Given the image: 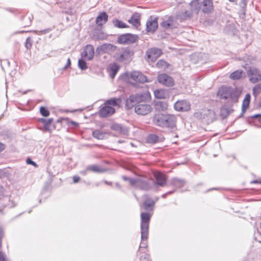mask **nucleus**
I'll return each mask as SVG.
<instances>
[{
  "label": "nucleus",
  "instance_id": "obj_15",
  "mask_svg": "<svg viewBox=\"0 0 261 261\" xmlns=\"http://www.w3.org/2000/svg\"><path fill=\"white\" fill-rule=\"evenodd\" d=\"M162 54V50L156 47L150 48L146 51L148 59H150L152 61L156 60Z\"/></svg>",
  "mask_w": 261,
  "mask_h": 261
},
{
  "label": "nucleus",
  "instance_id": "obj_46",
  "mask_svg": "<svg viewBox=\"0 0 261 261\" xmlns=\"http://www.w3.org/2000/svg\"><path fill=\"white\" fill-rule=\"evenodd\" d=\"M51 29L48 28L41 31H32V32H34L37 35H41L43 34H46L49 33Z\"/></svg>",
  "mask_w": 261,
  "mask_h": 261
},
{
  "label": "nucleus",
  "instance_id": "obj_23",
  "mask_svg": "<svg viewBox=\"0 0 261 261\" xmlns=\"http://www.w3.org/2000/svg\"><path fill=\"white\" fill-rule=\"evenodd\" d=\"M140 14L138 12H135L132 15L130 18L128 20L129 23L132 24L134 26H138L140 24Z\"/></svg>",
  "mask_w": 261,
  "mask_h": 261
},
{
  "label": "nucleus",
  "instance_id": "obj_25",
  "mask_svg": "<svg viewBox=\"0 0 261 261\" xmlns=\"http://www.w3.org/2000/svg\"><path fill=\"white\" fill-rule=\"evenodd\" d=\"M87 170L94 173H103L106 171L105 169L101 168L100 166L97 164L88 166L87 167Z\"/></svg>",
  "mask_w": 261,
  "mask_h": 261
},
{
  "label": "nucleus",
  "instance_id": "obj_59",
  "mask_svg": "<svg viewBox=\"0 0 261 261\" xmlns=\"http://www.w3.org/2000/svg\"><path fill=\"white\" fill-rule=\"evenodd\" d=\"M89 170H87V168L84 170H82V171H80V174L83 175H86L87 173V171H88Z\"/></svg>",
  "mask_w": 261,
  "mask_h": 261
},
{
  "label": "nucleus",
  "instance_id": "obj_33",
  "mask_svg": "<svg viewBox=\"0 0 261 261\" xmlns=\"http://www.w3.org/2000/svg\"><path fill=\"white\" fill-rule=\"evenodd\" d=\"M192 16V12L190 10H186L182 12L178 15V17L181 20H187L190 19Z\"/></svg>",
  "mask_w": 261,
  "mask_h": 261
},
{
  "label": "nucleus",
  "instance_id": "obj_19",
  "mask_svg": "<svg viewBox=\"0 0 261 261\" xmlns=\"http://www.w3.org/2000/svg\"><path fill=\"white\" fill-rule=\"evenodd\" d=\"M232 89V88L231 87H222L219 91L220 97L221 99H228Z\"/></svg>",
  "mask_w": 261,
  "mask_h": 261
},
{
  "label": "nucleus",
  "instance_id": "obj_28",
  "mask_svg": "<svg viewBox=\"0 0 261 261\" xmlns=\"http://www.w3.org/2000/svg\"><path fill=\"white\" fill-rule=\"evenodd\" d=\"M155 201L150 198H147L143 202V205L144 208L146 211L152 210L154 205Z\"/></svg>",
  "mask_w": 261,
  "mask_h": 261
},
{
  "label": "nucleus",
  "instance_id": "obj_37",
  "mask_svg": "<svg viewBox=\"0 0 261 261\" xmlns=\"http://www.w3.org/2000/svg\"><path fill=\"white\" fill-rule=\"evenodd\" d=\"M159 136L155 134H150L147 138V142L150 144H155L159 141Z\"/></svg>",
  "mask_w": 261,
  "mask_h": 261
},
{
  "label": "nucleus",
  "instance_id": "obj_6",
  "mask_svg": "<svg viewBox=\"0 0 261 261\" xmlns=\"http://www.w3.org/2000/svg\"><path fill=\"white\" fill-rule=\"evenodd\" d=\"M137 188L145 191L152 190L154 189L153 180L140 177Z\"/></svg>",
  "mask_w": 261,
  "mask_h": 261
},
{
  "label": "nucleus",
  "instance_id": "obj_13",
  "mask_svg": "<svg viewBox=\"0 0 261 261\" xmlns=\"http://www.w3.org/2000/svg\"><path fill=\"white\" fill-rule=\"evenodd\" d=\"M94 56V47L91 45H87L84 49L83 52L81 53V56L87 60H91Z\"/></svg>",
  "mask_w": 261,
  "mask_h": 261
},
{
  "label": "nucleus",
  "instance_id": "obj_55",
  "mask_svg": "<svg viewBox=\"0 0 261 261\" xmlns=\"http://www.w3.org/2000/svg\"><path fill=\"white\" fill-rule=\"evenodd\" d=\"M4 231L3 229L0 227V247L2 245V239L3 237Z\"/></svg>",
  "mask_w": 261,
  "mask_h": 261
},
{
  "label": "nucleus",
  "instance_id": "obj_58",
  "mask_svg": "<svg viewBox=\"0 0 261 261\" xmlns=\"http://www.w3.org/2000/svg\"><path fill=\"white\" fill-rule=\"evenodd\" d=\"M252 118H259V119H261V114H256L252 116Z\"/></svg>",
  "mask_w": 261,
  "mask_h": 261
},
{
  "label": "nucleus",
  "instance_id": "obj_49",
  "mask_svg": "<svg viewBox=\"0 0 261 261\" xmlns=\"http://www.w3.org/2000/svg\"><path fill=\"white\" fill-rule=\"evenodd\" d=\"M26 163L27 164L32 165L35 167H37L38 166V165L30 158H28L27 159Z\"/></svg>",
  "mask_w": 261,
  "mask_h": 261
},
{
  "label": "nucleus",
  "instance_id": "obj_11",
  "mask_svg": "<svg viewBox=\"0 0 261 261\" xmlns=\"http://www.w3.org/2000/svg\"><path fill=\"white\" fill-rule=\"evenodd\" d=\"M133 54V50L129 48H125L122 51L116 53L114 57L117 61L121 62L129 59Z\"/></svg>",
  "mask_w": 261,
  "mask_h": 261
},
{
  "label": "nucleus",
  "instance_id": "obj_45",
  "mask_svg": "<svg viewBox=\"0 0 261 261\" xmlns=\"http://www.w3.org/2000/svg\"><path fill=\"white\" fill-rule=\"evenodd\" d=\"M230 113V110L228 108H222L220 110V114L223 118H226Z\"/></svg>",
  "mask_w": 261,
  "mask_h": 261
},
{
  "label": "nucleus",
  "instance_id": "obj_43",
  "mask_svg": "<svg viewBox=\"0 0 261 261\" xmlns=\"http://www.w3.org/2000/svg\"><path fill=\"white\" fill-rule=\"evenodd\" d=\"M168 63L163 60H159L156 63L157 67L160 68L165 69L166 68H168Z\"/></svg>",
  "mask_w": 261,
  "mask_h": 261
},
{
  "label": "nucleus",
  "instance_id": "obj_7",
  "mask_svg": "<svg viewBox=\"0 0 261 261\" xmlns=\"http://www.w3.org/2000/svg\"><path fill=\"white\" fill-rule=\"evenodd\" d=\"M158 81L167 87H172L174 85L173 79L166 73H161L158 76Z\"/></svg>",
  "mask_w": 261,
  "mask_h": 261
},
{
  "label": "nucleus",
  "instance_id": "obj_12",
  "mask_svg": "<svg viewBox=\"0 0 261 261\" xmlns=\"http://www.w3.org/2000/svg\"><path fill=\"white\" fill-rule=\"evenodd\" d=\"M130 77L133 81L139 83L148 82L147 77L139 71H133L129 73Z\"/></svg>",
  "mask_w": 261,
  "mask_h": 261
},
{
  "label": "nucleus",
  "instance_id": "obj_53",
  "mask_svg": "<svg viewBox=\"0 0 261 261\" xmlns=\"http://www.w3.org/2000/svg\"><path fill=\"white\" fill-rule=\"evenodd\" d=\"M142 240V242L140 244V248H145L147 247V243L146 242H145L144 241H146V240Z\"/></svg>",
  "mask_w": 261,
  "mask_h": 261
},
{
  "label": "nucleus",
  "instance_id": "obj_22",
  "mask_svg": "<svg viewBox=\"0 0 261 261\" xmlns=\"http://www.w3.org/2000/svg\"><path fill=\"white\" fill-rule=\"evenodd\" d=\"M241 92L237 89L232 88L228 99L233 103L237 102L240 96Z\"/></svg>",
  "mask_w": 261,
  "mask_h": 261
},
{
  "label": "nucleus",
  "instance_id": "obj_34",
  "mask_svg": "<svg viewBox=\"0 0 261 261\" xmlns=\"http://www.w3.org/2000/svg\"><path fill=\"white\" fill-rule=\"evenodd\" d=\"M173 19L172 17H169L167 20L163 21L161 25L164 29H170L172 28Z\"/></svg>",
  "mask_w": 261,
  "mask_h": 261
},
{
  "label": "nucleus",
  "instance_id": "obj_24",
  "mask_svg": "<svg viewBox=\"0 0 261 261\" xmlns=\"http://www.w3.org/2000/svg\"><path fill=\"white\" fill-rule=\"evenodd\" d=\"M38 121L43 124V127L45 130L50 131V127L51 124L54 121L53 118H50L48 119H45L41 118H39Z\"/></svg>",
  "mask_w": 261,
  "mask_h": 261
},
{
  "label": "nucleus",
  "instance_id": "obj_5",
  "mask_svg": "<svg viewBox=\"0 0 261 261\" xmlns=\"http://www.w3.org/2000/svg\"><path fill=\"white\" fill-rule=\"evenodd\" d=\"M139 39L137 35L130 33L122 34L118 36L117 42L120 44H132L136 42Z\"/></svg>",
  "mask_w": 261,
  "mask_h": 261
},
{
  "label": "nucleus",
  "instance_id": "obj_44",
  "mask_svg": "<svg viewBox=\"0 0 261 261\" xmlns=\"http://www.w3.org/2000/svg\"><path fill=\"white\" fill-rule=\"evenodd\" d=\"M40 113L43 117H47L50 114V112L48 109L46 107L43 106L40 108Z\"/></svg>",
  "mask_w": 261,
  "mask_h": 261
},
{
  "label": "nucleus",
  "instance_id": "obj_42",
  "mask_svg": "<svg viewBox=\"0 0 261 261\" xmlns=\"http://www.w3.org/2000/svg\"><path fill=\"white\" fill-rule=\"evenodd\" d=\"M119 69V66L117 64H114L111 67L112 73H111V77L114 78Z\"/></svg>",
  "mask_w": 261,
  "mask_h": 261
},
{
  "label": "nucleus",
  "instance_id": "obj_31",
  "mask_svg": "<svg viewBox=\"0 0 261 261\" xmlns=\"http://www.w3.org/2000/svg\"><path fill=\"white\" fill-rule=\"evenodd\" d=\"M154 95L155 97L158 99H165L166 97L165 91L161 89L154 90Z\"/></svg>",
  "mask_w": 261,
  "mask_h": 261
},
{
  "label": "nucleus",
  "instance_id": "obj_57",
  "mask_svg": "<svg viewBox=\"0 0 261 261\" xmlns=\"http://www.w3.org/2000/svg\"><path fill=\"white\" fill-rule=\"evenodd\" d=\"M70 124H72L73 126L75 127H77L79 126V123L76 122H74L73 121H71L70 122Z\"/></svg>",
  "mask_w": 261,
  "mask_h": 261
},
{
  "label": "nucleus",
  "instance_id": "obj_50",
  "mask_svg": "<svg viewBox=\"0 0 261 261\" xmlns=\"http://www.w3.org/2000/svg\"><path fill=\"white\" fill-rule=\"evenodd\" d=\"M98 33L95 32L94 34V36L98 40H102L104 39V35L103 34L100 33L99 35L98 34Z\"/></svg>",
  "mask_w": 261,
  "mask_h": 261
},
{
  "label": "nucleus",
  "instance_id": "obj_4",
  "mask_svg": "<svg viewBox=\"0 0 261 261\" xmlns=\"http://www.w3.org/2000/svg\"><path fill=\"white\" fill-rule=\"evenodd\" d=\"M249 81L252 84H255L261 81V71L254 67H249L247 72Z\"/></svg>",
  "mask_w": 261,
  "mask_h": 261
},
{
  "label": "nucleus",
  "instance_id": "obj_10",
  "mask_svg": "<svg viewBox=\"0 0 261 261\" xmlns=\"http://www.w3.org/2000/svg\"><path fill=\"white\" fill-rule=\"evenodd\" d=\"M174 107L176 111L179 112L188 111L191 108V104L187 100H179L174 103Z\"/></svg>",
  "mask_w": 261,
  "mask_h": 261
},
{
  "label": "nucleus",
  "instance_id": "obj_14",
  "mask_svg": "<svg viewBox=\"0 0 261 261\" xmlns=\"http://www.w3.org/2000/svg\"><path fill=\"white\" fill-rule=\"evenodd\" d=\"M146 30L147 32L154 33L158 27V18L150 16L146 22Z\"/></svg>",
  "mask_w": 261,
  "mask_h": 261
},
{
  "label": "nucleus",
  "instance_id": "obj_1",
  "mask_svg": "<svg viewBox=\"0 0 261 261\" xmlns=\"http://www.w3.org/2000/svg\"><path fill=\"white\" fill-rule=\"evenodd\" d=\"M176 118L173 115L158 113L154 115L153 122L157 126L174 130L176 129Z\"/></svg>",
  "mask_w": 261,
  "mask_h": 261
},
{
  "label": "nucleus",
  "instance_id": "obj_40",
  "mask_svg": "<svg viewBox=\"0 0 261 261\" xmlns=\"http://www.w3.org/2000/svg\"><path fill=\"white\" fill-rule=\"evenodd\" d=\"M261 93V84H256L253 88L252 94L255 97Z\"/></svg>",
  "mask_w": 261,
  "mask_h": 261
},
{
  "label": "nucleus",
  "instance_id": "obj_36",
  "mask_svg": "<svg viewBox=\"0 0 261 261\" xmlns=\"http://www.w3.org/2000/svg\"><path fill=\"white\" fill-rule=\"evenodd\" d=\"M120 101L119 98H112L111 99H108L105 102V105H107V106H117L119 105V103Z\"/></svg>",
  "mask_w": 261,
  "mask_h": 261
},
{
  "label": "nucleus",
  "instance_id": "obj_9",
  "mask_svg": "<svg viewBox=\"0 0 261 261\" xmlns=\"http://www.w3.org/2000/svg\"><path fill=\"white\" fill-rule=\"evenodd\" d=\"M155 180H153L154 188L164 187L167 182V176L163 173L158 172L154 174Z\"/></svg>",
  "mask_w": 261,
  "mask_h": 261
},
{
  "label": "nucleus",
  "instance_id": "obj_8",
  "mask_svg": "<svg viewBox=\"0 0 261 261\" xmlns=\"http://www.w3.org/2000/svg\"><path fill=\"white\" fill-rule=\"evenodd\" d=\"M135 112L140 115H146L150 113L152 111L151 106L149 104L141 103L135 105Z\"/></svg>",
  "mask_w": 261,
  "mask_h": 261
},
{
  "label": "nucleus",
  "instance_id": "obj_61",
  "mask_svg": "<svg viewBox=\"0 0 261 261\" xmlns=\"http://www.w3.org/2000/svg\"><path fill=\"white\" fill-rule=\"evenodd\" d=\"M5 149V145L0 142V151Z\"/></svg>",
  "mask_w": 261,
  "mask_h": 261
},
{
  "label": "nucleus",
  "instance_id": "obj_47",
  "mask_svg": "<svg viewBox=\"0 0 261 261\" xmlns=\"http://www.w3.org/2000/svg\"><path fill=\"white\" fill-rule=\"evenodd\" d=\"M139 178H140V177H138V178H130V179H129V182L132 186H134V187H136V188H137L138 183H139Z\"/></svg>",
  "mask_w": 261,
  "mask_h": 261
},
{
  "label": "nucleus",
  "instance_id": "obj_56",
  "mask_svg": "<svg viewBox=\"0 0 261 261\" xmlns=\"http://www.w3.org/2000/svg\"><path fill=\"white\" fill-rule=\"evenodd\" d=\"M96 54L100 55L101 53H102L101 46H99L96 49Z\"/></svg>",
  "mask_w": 261,
  "mask_h": 261
},
{
  "label": "nucleus",
  "instance_id": "obj_60",
  "mask_svg": "<svg viewBox=\"0 0 261 261\" xmlns=\"http://www.w3.org/2000/svg\"><path fill=\"white\" fill-rule=\"evenodd\" d=\"M250 64L248 63V62H246L244 65H242V67L244 68H246L248 67H249Z\"/></svg>",
  "mask_w": 261,
  "mask_h": 261
},
{
  "label": "nucleus",
  "instance_id": "obj_64",
  "mask_svg": "<svg viewBox=\"0 0 261 261\" xmlns=\"http://www.w3.org/2000/svg\"><path fill=\"white\" fill-rule=\"evenodd\" d=\"M103 182L105 184L108 185H112V183L111 182H109L107 180H104Z\"/></svg>",
  "mask_w": 261,
  "mask_h": 261
},
{
  "label": "nucleus",
  "instance_id": "obj_21",
  "mask_svg": "<svg viewBox=\"0 0 261 261\" xmlns=\"http://www.w3.org/2000/svg\"><path fill=\"white\" fill-rule=\"evenodd\" d=\"M251 100V95L250 94L247 93L246 94L244 99L243 100L242 105V112L240 117L244 115L246 110L248 108Z\"/></svg>",
  "mask_w": 261,
  "mask_h": 261
},
{
  "label": "nucleus",
  "instance_id": "obj_18",
  "mask_svg": "<svg viewBox=\"0 0 261 261\" xmlns=\"http://www.w3.org/2000/svg\"><path fill=\"white\" fill-rule=\"evenodd\" d=\"M186 182L184 179L173 177L170 179L168 185L174 187L176 189H178L183 187Z\"/></svg>",
  "mask_w": 261,
  "mask_h": 261
},
{
  "label": "nucleus",
  "instance_id": "obj_35",
  "mask_svg": "<svg viewBox=\"0 0 261 261\" xmlns=\"http://www.w3.org/2000/svg\"><path fill=\"white\" fill-rule=\"evenodd\" d=\"M33 18V15L31 14L23 16L22 18V20L23 21L22 24L24 27H25L30 26L31 24Z\"/></svg>",
  "mask_w": 261,
  "mask_h": 261
},
{
  "label": "nucleus",
  "instance_id": "obj_26",
  "mask_svg": "<svg viewBox=\"0 0 261 261\" xmlns=\"http://www.w3.org/2000/svg\"><path fill=\"white\" fill-rule=\"evenodd\" d=\"M112 130L118 132L121 134L125 135L127 133V129L126 127H123L121 124L114 123L111 126Z\"/></svg>",
  "mask_w": 261,
  "mask_h": 261
},
{
  "label": "nucleus",
  "instance_id": "obj_62",
  "mask_svg": "<svg viewBox=\"0 0 261 261\" xmlns=\"http://www.w3.org/2000/svg\"><path fill=\"white\" fill-rule=\"evenodd\" d=\"M122 178L124 180V181H129V179H130L129 177H127L124 175L122 176Z\"/></svg>",
  "mask_w": 261,
  "mask_h": 261
},
{
  "label": "nucleus",
  "instance_id": "obj_41",
  "mask_svg": "<svg viewBox=\"0 0 261 261\" xmlns=\"http://www.w3.org/2000/svg\"><path fill=\"white\" fill-rule=\"evenodd\" d=\"M78 66L82 70H85L88 68L86 61L82 58L79 60Z\"/></svg>",
  "mask_w": 261,
  "mask_h": 261
},
{
  "label": "nucleus",
  "instance_id": "obj_38",
  "mask_svg": "<svg viewBox=\"0 0 261 261\" xmlns=\"http://www.w3.org/2000/svg\"><path fill=\"white\" fill-rule=\"evenodd\" d=\"M113 23L114 24V25L117 28H125L128 27V25L123 22L121 20H120L119 19H114L113 20Z\"/></svg>",
  "mask_w": 261,
  "mask_h": 261
},
{
  "label": "nucleus",
  "instance_id": "obj_52",
  "mask_svg": "<svg viewBox=\"0 0 261 261\" xmlns=\"http://www.w3.org/2000/svg\"><path fill=\"white\" fill-rule=\"evenodd\" d=\"M70 65H71V61H70V58H68V59H67V63L64 66V67L63 68V70L66 69L68 67H69L70 66Z\"/></svg>",
  "mask_w": 261,
  "mask_h": 261
},
{
  "label": "nucleus",
  "instance_id": "obj_51",
  "mask_svg": "<svg viewBox=\"0 0 261 261\" xmlns=\"http://www.w3.org/2000/svg\"><path fill=\"white\" fill-rule=\"evenodd\" d=\"M0 261H7L5 254L0 251Z\"/></svg>",
  "mask_w": 261,
  "mask_h": 261
},
{
  "label": "nucleus",
  "instance_id": "obj_48",
  "mask_svg": "<svg viewBox=\"0 0 261 261\" xmlns=\"http://www.w3.org/2000/svg\"><path fill=\"white\" fill-rule=\"evenodd\" d=\"M33 42L30 37H28L25 40V47L27 49H30L32 46Z\"/></svg>",
  "mask_w": 261,
  "mask_h": 261
},
{
  "label": "nucleus",
  "instance_id": "obj_17",
  "mask_svg": "<svg viewBox=\"0 0 261 261\" xmlns=\"http://www.w3.org/2000/svg\"><path fill=\"white\" fill-rule=\"evenodd\" d=\"M201 6V10L204 13H210L214 9L213 0H203Z\"/></svg>",
  "mask_w": 261,
  "mask_h": 261
},
{
  "label": "nucleus",
  "instance_id": "obj_27",
  "mask_svg": "<svg viewBox=\"0 0 261 261\" xmlns=\"http://www.w3.org/2000/svg\"><path fill=\"white\" fill-rule=\"evenodd\" d=\"M155 109L159 111H163L166 110L168 108V104L165 101H155L154 102Z\"/></svg>",
  "mask_w": 261,
  "mask_h": 261
},
{
  "label": "nucleus",
  "instance_id": "obj_3",
  "mask_svg": "<svg viewBox=\"0 0 261 261\" xmlns=\"http://www.w3.org/2000/svg\"><path fill=\"white\" fill-rule=\"evenodd\" d=\"M150 217V214L147 212H143L141 214V239L143 241L148 238L149 222Z\"/></svg>",
  "mask_w": 261,
  "mask_h": 261
},
{
  "label": "nucleus",
  "instance_id": "obj_39",
  "mask_svg": "<svg viewBox=\"0 0 261 261\" xmlns=\"http://www.w3.org/2000/svg\"><path fill=\"white\" fill-rule=\"evenodd\" d=\"M101 46L102 51L103 53H106L111 50H113L116 48L115 46H114L111 44H104Z\"/></svg>",
  "mask_w": 261,
  "mask_h": 261
},
{
  "label": "nucleus",
  "instance_id": "obj_63",
  "mask_svg": "<svg viewBox=\"0 0 261 261\" xmlns=\"http://www.w3.org/2000/svg\"><path fill=\"white\" fill-rule=\"evenodd\" d=\"M251 183H254V184H258V183H259V184H261V180H253L251 182Z\"/></svg>",
  "mask_w": 261,
  "mask_h": 261
},
{
  "label": "nucleus",
  "instance_id": "obj_16",
  "mask_svg": "<svg viewBox=\"0 0 261 261\" xmlns=\"http://www.w3.org/2000/svg\"><path fill=\"white\" fill-rule=\"evenodd\" d=\"M115 112V109L112 106L105 105L102 107L99 112V116L105 118L112 115Z\"/></svg>",
  "mask_w": 261,
  "mask_h": 261
},
{
  "label": "nucleus",
  "instance_id": "obj_2",
  "mask_svg": "<svg viewBox=\"0 0 261 261\" xmlns=\"http://www.w3.org/2000/svg\"><path fill=\"white\" fill-rule=\"evenodd\" d=\"M150 99V94L147 91L132 94L126 99L125 107L127 109H131L135 105L149 102Z\"/></svg>",
  "mask_w": 261,
  "mask_h": 261
},
{
  "label": "nucleus",
  "instance_id": "obj_30",
  "mask_svg": "<svg viewBox=\"0 0 261 261\" xmlns=\"http://www.w3.org/2000/svg\"><path fill=\"white\" fill-rule=\"evenodd\" d=\"M243 73H244L242 70H236L230 74L229 77L233 80H238L242 77Z\"/></svg>",
  "mask_w": 261,
  "mask_h": 261
},
{
  "label": "nucleus",
  "instance_id": "obj_29",
  "mask_svg": "<svg viewBox=\"0 0 261 261\" xmlns=\"http://www.w3.org/2000/svg\"><path fill=\"white\" fill-rule=\"evenodd\" d=\"M191 7V11L192 13L193 12L198 13L200 9H201V3H200L198 0H194L192 1L190 4Z\"/></svg>",
  "mask_w": 261,
  "mask_h": 261
},
{
  "label": "nucleus",
  "instance_id": "obj_54",
  "mask_svg": "<svg viewBox=\"0 0 261 261\" xmlns=\"http://www.w3.org/2000/svg\"><path fill=\"white\" fill-rule=\"evenodd\" d=\"M73 181L74 183H77L79 181L80 179V177L77 175H74L72 177Z\"/></svg>",
  "mask_w": 261,
  "mask_h": 261
},
{
  "label": "nucleus",
  "instance_id": "obj_32",
  "mask_svg": "<svg viewBox=\"0 0 261 261\" xmlns=\"http://www.w3.org/2000/svg\"><path fill=\"white\" fill-rule=\"evenodd\" d=\"M106 133L99 129H95L93 131L92 136L94 138L99 140L103 139Z\"/></svg>",
  "mask_w": 261,
  "mask_h": 261
},
{
  "label": "nucleus",
  "instance_id": "obj_20",
  "mask_svg": "<svg viewBox=\"0 0 261 261\" xmlns=\"http://www.w3.org/2000/svg\"><path fill=\"white\" fill-rule=\"evenodd\" d=\"M108 15L106 12H102L99 13L96 19V23L98 26H101L105 24L108 20Z\"/></svg>",
  "mask_w": 261,
  "mask_h": 261
}]
</instances>
